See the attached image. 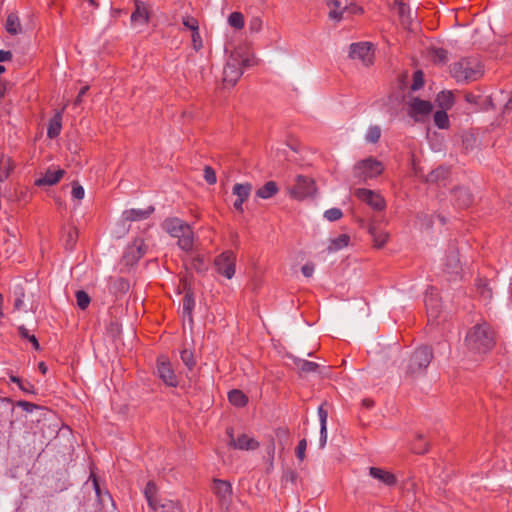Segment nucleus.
I'll use <instances>...</instances> for the list:
<instances>
[{"instance_id": "nucleus-1", "label": "nucleus", "mask_w": 512, "mask_h": 512, "mask_svg": "<svg viewBox=\"0 0 512 512\" xmlns=\"http://www.w3.org/2000/svg\"><path fill=\"white\" fill-rule=\"evenodd\" d=\"M465 343L473 352L487 353L494 347L495 339L490 326L484 322L476 324L468 331Z\"/></svg>"}, {"instance_id": "nucleus-2", "label": "nucleus", "mask_w": 512, "mask_h": 512, "mask_svg": "<svg viewBox=\"0 0 512 512\" xmlns=\"http://www.w3.org/2000/svg\"><path fill=\"white\" fill-rule=\"evenodd\" d=\"M254 64V59L248 53H244L241 49L234 50L224 67L223 82L227 85L234 86L243 74V68L250 67Z\"/></svg>"}, {"instance_id": "nucleus-3", "label": "nucleus", "mask_w": 512, "mask_h": 512, "mask_svg": "<svg viewBox=\"0 0 512 512\" xmlns=\"http://www.w3.org/2000/svg\"><path fill=\"white\" fill-rule=\"evenodd\" d=\"M163 228L174 238L178 239V246L183 251L193 249L194 233L190 225L179 218H168L163 222Z\"/></svg>"}, {"instance_id": "nucleus-4", "label": "nucleus", "mask_w": 512, "mask_h": 512, "mask_svg": "<svg viewBox=\"0 0 512 512\" xmlns=\"http://www.w3.org/2000/svg\"><path fill=\"white\" fill-rule=\"evenodd\" d=\"M450 72L457 82L464 83L476 81L483 74L480 62L478 59L472 57L462 58L453 63L451 65Z\"/></svg>"}, {"instance_id": "nucleus-5", "label": "nucleus", "mask_w": 512, "mask_h": 512, "mask_svg": "<svg viewBox=\"0 0 512 512\" xmlns=\"http://www.w3.org/2000/svg\"><path fill=\"white\" fill-rule=\"evenodd\" d=\"M433 350L430 346L423 345L414 350L408 359L406 373L410 377L423 375L433 359Z\"/></svg>"}, {"instance_id": "nucleus-6", "label": "nucleus", "mask_w": 512, "mask_h": 512, "mask_svg": "<svg viewBox=\"0 0 512 512\" xmlns=\"http://www.w3.org/2000/svg\"><path fill=\"white\" fill-rule=\"evenodd\" d=\"M384 170L382 162L373 157L358 161L353 167V175L359 181H367L381 175Z\"/></svg>"}, {"instance_id": "nucleus-7", "label": "nucleus", "mask_w": 512, "mask_h": 512, "mask_svg": "<svg viewBox=\"0 0 512 512\" xmlns=\"http://www.w3.org/2000/svg\"><path fill=\"white\" fill-rule=\"evenodd\" d=\"M316 192L315 182L312 178L298 175L295 184L288 188L289 195L296 200H303L313 196Z\"/></svg>"}, {"instance_id": "nucleus-8", "label": "nucleus", "mask_w": 512, "mask_h": 512, "mask_svg": "<svg viewBox=\"0 0 512 512\" xmlns=\"http://www.w3.org/2000/svg\"><path fill=\"white\" fill-rule=\"evenodd\" d=\"M349 57L359 60L363 66L368 67L374 62V51L369 42H358L350 45Z\"/></svg>"}, {"instance_id": "nucleus-9", "label": "nucleus", "mask_w": 512, "mask_h": 512, "mask_svg": "<svg viewBox=\"0 0 512 512\" xmlns=\"http://www.w3.org/2000/svg\"><path fill=\"white\" fill-rule=\"evenodd\" d=\"M214 266L219 274L231 279L235 274L236 255L232 251H225L214 259Z\"/></svg>"}, {"instance_id": "nucleus-10", "label": "nucleus", "mask_w": 512, "mask_h": 512, "mask_svg": "<svg viewBox=\"0 0 512 512\" xmlns=\"http://www.w3.org/2000/svg\"><path fill=\"white\" fill-rule=\"evenodd\" d=\"M226 434L229 438L228 446L231 448L249 451L255 450L259 447V442L245 433H242L235 438L232 427L227 428Z\"/></svg>"}, {"instance_id": "nucleus-11", "label": "nucleus", "mask_w": 512, "mask_h": 512, "mask_svg": "<svg viewBox=\"0 0 512 512\" xmlns=\"http://www.w3.org/2000/svg\"><path fill=\"white\" fill-rule=\"evenodd\" d=\"M354 195L357 199L366 203L376 211H382L386 207V202L384 198L379 193L373 190L366 188H358L355 190Z\"/></svg>"}, {"instance_id": "nucleus-12", "label": "nucleus", "mask_w": 512, "mask_h": 512, "mask_svg": "<svg viewBox=\"0 0 512 512\" xmlns=\"http://www.w3.org/2000/svg\"><path fill=\"white\" fill-rule=\"evenodd\" d=\"M157 373L160 379L170 387H176L178 384L177 377L172 369L171 363L164 357L157 360Z\"/></svg>"}, {"instance_id": "nucleus-13", "label": "nucleus", "mask_w": 512, "mask_h": 512, "mask_svg": "<svg viewBox=\"0 0 512 512\" xmlns=\"http://www.w3.org/2000/svg\"><path fill=\"white\" fill-rule=\"evenodd\" d=\"M433 110V105L430 101L422 100L420 98H413L409 104L408 114L412 117L416 122L420 121L418 116H426L429 115Z\"/></svg>"}, {"instance_id": "nucleus-14", "label": "nucleus", "mask_w": 512, "mask_h": 512, "mask_svg": "<svg viewBox=\"0 0 512 512\" xmlns=\"http://www.w3.org/2000/svg\"><path fill=\"white\" fill-rule=\"evenodd\" d=\"M253 186L251 183H236L232 188L233 195L236 196V200L233 204V207L236 211L242 213L243 203L249 198L252 192Z\"/></svg>"}, {"instance_id": "nucleus-15", "label": "nucleus", "mask_w": 512, "mask_h": 512, "mask_svg": "<svg viewBox=\"0 0 512 512\" xmlns=\"http://www.w3.org/2000/svg\"><path fill=\"white\" fill-rule=\"evenodd\" d=\"M213 492L222 502H230L232 485L229 481L213 479Z\"/></svg>"}, {"instance_id": "nucleus-16", "label": "nucleus", "mask_w": 512, "mask_h": 512, "mask_svg": "<svg viewBox=\"0 0 512 512\" xmlns=\"http://www.w3.org/2000/svg\"><path fill=\"white\" fill-rule=\"evenodd\" d=\"M445 270L447 273L455 275H458L461 271L459 253L455 246L449 247L446 256Z\"/></svg>"}, {"instance_id": "nucleus-17", "label": "nucleus", "mask_w": 512, "mask_h": 512, "mask_svg": "<svg viewBox=\"0 0 512 512\" xmlns=\"http://www.w3.org/2000/svg\"><path fill=\"white\" fill-rule=\"evenodd\" d=\"M369 475L387 486H393L397 482L396 476L393 473L382 468L370 467Z\"/></svg>"}, {"instance_id": "nucleus-18", "label": "nucleus", "mask_w": 512, "mask_h": 512, "mask_svg": "<svg viewBox=\"0 0 512 512\" xmlns=\"http://www.w3.org/2000/svg\"><path fill=\"white\" fill-rule=\"evenodd\" d=\"M394 9L396 10L402 25L408 27L412 24V12L408 4H406L403 0H395L393 4Z\"/></svg>"}, {"instance_id": "nucleus-19", "label": "nucleus", "mask_w": 512, "mask_h": 512, "mask_svg": "<svg viewBox=\"0 0 512 512\" xmlns=\"http://www.w3.org/2000/svg\"><path fill=\"white\" fill-rule=\"evenodd\" d=\"M456 205L460 208H467L473 203V195L464 187H457L453 190Z\"/></svg>"}, {"instance_id": "nucleus-20", "label": "nucleus", "mask_w": 512, "mask_h": 512, "mask_svg": "<svg viewBox=\"0 0 512 512\" xmlns=\"http://www.w3.org/2000/svg\"><path fill=\"white\" fill-rule=\"evenodd\" d=\"M154 212V207L149 206L146 209H129L123 212L125 221H139L147 219Z\"/></svg>"}, {"instance_id": "nucleus-21", "label": "nucleus", "mask_w": 512, "mask_h": 512, "mask_svg": "<svg viewBox=\"0 0 512 512\" xmlns=\"http://www.w3.org/2000/svg\"><path fill=\"white\" fill-rule=\"evenodd\" d=\"M450 175V171L448 168L440 166L434 170H432L426 177V182L433 184H443L445 185V181L448 179Z\"/></svg>"}, {"instance_id": "nucleus-22", "label": "nucleus", "mask_w": 512, "mask_h": 512, "mask_svg": "<svg viewBox=\"0 0 512 512\" xmlns=\"http://www.w3.org/2000/svg\"><path fill=\"white\" fill-rule=\"evenodd\" d=\"M65 107L61 111H57L54 116L50 119L47 129V136L50 139H54L59 136L62 129V112Z\"/></svg>"}, {"instance_id": "nucleus-23", "label": "nucleus", "mask_w": 512, "mask_h": 512, "mask_svg": "<svg viewBox=\"0 0 512 512\" xmlns=\"http://www.w3.org/2000/svg\"><path fill=\"white\" fill-rule=\"evenodd\" d=\"M131 21H142L144 24H147L149 22V12L145 2L135 0V10L131 14Z\"/></svg>"}, {"instance_id": "nucleus-24", "label": "nucleus", "mask_w": 512, "mask_h": 512, "mask_svg": "<svg viewBox=\"0 0 512 512\" xmlns=\"http://www.w3.org/2000/svg\"><path fill=\"white\" fill-rule=\"evenodd\" d=\"M65 171L62 169H58L55 171L48 170L45 175L38 180H36V185L38 186H52L60 181L63 177Z\"/></svg>"}, {"instance_id": "nucleus-25", "label": "nucleus", "mask_w": 512, "mask_h": 512, "mask_svg": "<svg viewBox=\"0 0 512 512\" xmlns=\"http://www.w3.org/2000/svg\"><path fill=\"white\" fill-rule=\"evenodd\" d=\"M195 306L194 294L190 288L185 289L183 297L182 310L183 316H187L189 321L192 322V311Z\"/></svg>"}, {"instance_id": "nucleus-26", "label": "nucleus", "mask_w": 512, "mask_h": 512, "mask_svg": "<svg viewBox=\"0 0 512 512\" xmlns=\"http://www.w3.org/2000/svg\"><path fill=\"white\" fill-rule=\"evenodd\" d=\"M135 251L136 256H134V259H140L145 255L146 245L142 239H136L133 244L127 248V251L124 254V260L129 262L131 253H134Z\"/></svg>"}, {"instance_id": "nucleus-27", "label": "nucleus", "mask_w": 512, "mask_h": 512, "mask_svg": "<svg viewBox=\"0 0 512 512\" xmlns=\"http://www.w3.org/2000/svg\"><path fill=\"white\" fill-rule=\"evenodd\" d=\"M279 191L275 181H268L256 191V196L261 199H269L275 196Z\"/></svg>"}, {"instance_id": "nucleus-28", "label": "nucleus", "mask_w": 512, "mask_h": 512, "mask_svg": "<svg viewBox=\"0 0 512 512\" xmlns=\"http://www.w3.org/2000/svg\"><path fill=\"white\" fill-rule=\"evenodd\" d=\"M425 306L427 309V315L429 320H436L440 314V308L438 305V300L436 297L431 295H426L425 297Z\"/></svg>"}, {"instance_id": "nucleus-29", "label": "nucleus", "mask_w": 512, "mask_h": 512, "mask_svg": "<svg viewBox=\"0 0 512 512\" xmlns=\"http://www.w3.org/2000/svg\"><path fill=\"white\" fill-rule=\"evenodd\" d=\"M368 231L373 239L374 245L377 248H381L385 245L389 237L388 233L379 231L374 224L368 225Z\"/></svg>"}, {"instance_id": "nucleus-30", "label": "nucleus", "mask_w": 512, "mask_h": 512, "mask_svg": "<svg viewBox=\"0 0 512 512\" xmlns=\"http://www.w3.org/2000/svg\"><path fill=\"white\" fill-rule=\"evenodd\" d=\"M326 5L331 8L329 12V18L335 21H340L343 18V13L347 9L346 7L340 10L341 2L339 0H325Z\"/></svg>"}, {"instance_id": "nucleus-31", "label": "nucleus", "mask_w": 512, "mask_h": 512, "mask_svg": "<svg viewBox=\"0 0 512 512\" xmlns=\"http://www.w3.org/2000/svg\"><path fill=\"white\" fill-rule=\"evenodd\" d=\"M14 299L13 311H19L24 305L25 290L20 284L14 285L12 290Z\"/></svg>"}, {"instance_id": "nucleus-32", "label": "nucleus", "mask_w": 512, "mask_h": 512, "mask_svg": "<svg viewBox=\"0 0 512 512\" xmlns=\"http://www.w3.org/2000/svg\"><path fill=\"white\" fill-rule=\"evenodd\" d=\"M436 102L441 110H448L454 104V97L450 91H442L437 95Z\"/></svg>"}, {"instance_id": "nucleus-33", "label": "nucleus", "mask_w": 512, "mask_h": 512, "mask_svg": "<svg viewBox=\"0 0 512 512\" xmlns=\"http://www.w3.org/2000/svg\"><path fill=\"white\" fill-rule=\"evenodd\" d=\"M13 170V165L11 159L3 154H0V182L5 181L11 171Z\"/></svg>"}, {"instance_id": "nucleus-34", "label": "nucleus", "mask_w": 512, "mask_h": 512, "mask_svg": "<svg viewBox=\"0 0 512 512\" xmlns=\"http://www.w3.org/2000/svg\"><path fill=\"white\" fill-rule=\"evenodd\" d=\"M228 399L231 404L237 407H243L248 402L247 396L241 390L237 389H234L228 393Z\"/></svg>"}, {"instance_id": "nucleus-35", "label": "nucleus", "mask_w": 512, "mask_h": 512, "mask_svg": "<svg viewBox=\"0 0 512 512\" xmlns=\"http://www.w3.org/2000/svg\"><path fill=\"white\" fill-rule=\"evenodd\" d=\"M294 364L301 373H312L317 371L319 365L316 362L295 358Z\"/></svg>"}, {"instance_id": "nucleus-36", "label": "nucleus", "mask_w": 512, "mask_h": 512, "mask_svg": "<svg viewBox=\"0 0 512 512\" xmlns=\"http://www.w3.org/2000/svg\"><path fill=\"white\" fill-rule=\"evenodd\" d=\"M5 28L6 31L11 35H16L19 33L20 21L16 14L11 13L7 16Z\"/></svg>"}, {"instance_id": "nucleus-37", "label": "nucleus", "mask_w": 512, "mask_h": 512, "mask_svg": "<svg viewBox=\"0 0 512 512\" xmlns=\"http://www.w3.org/2000/svg\"><path fill=\"white\" fill-rule=\"evenodd\" d=\"M434 124L439 129H447L449 128L450 122L448 118V114L446 113V110H438L434 113Z\"/></svg>"}, {"instance_id": "nucleus-38", "label": "nucleus", "mask_w": 512, "mask_h": 512, "mask_svg": "<svg viewBox=\"0 0 512 512\" xmlns=\"http://www.w3.org/2000/svg\"><path fill=\"white\" fill-rule=\"evenodd\" d=\"M350 241V237L347 234H341L338 237L331 240L329 245V251H337L344 247H347Z\"/></svg>"}, {"instance_id": "nucleus-39", "label": "nucleus", "mask_w": 512, "mask_h": 512, "mask_svg": "<svg viewBox=\"0 0 512 512\" xmlns=\"http://www.w3.org/2000/svg\"><path fill=\"white\" fill-rule=\"evenodd\" d=\"M411 450L415 454H424L428 451V443L424 441L422 435H418L415 441L412 443Z\"/></svg>"}, {"instance_id": "nucleus-40", "label": "nucleus", "mask_w": 512, "mask_h": 512, "mask_svg": "<svg viewBox=\"0 0 512 512\" xmlns=\"http://www.w3.org/2000/svg\"><path fill=\"white\" fill-rule=\"evenodd\" d=\"M381 137V128L377 125L370 126L365 135V140L368 143H377Z\"/></svg>"}, {"instance_id": "nucleus-41", "label": "nucleus", "mask_w": 512, "mask_h": 512, "mask_svg": "<svg viewBox=\"0 0 512 512\" xmlns=\"http://www.w3.org/2000/svg\"><path fill=\"white\" fill-rule=\"evenodd\" d=\"M155 494H156V485L153 482H148L145 487V490H144V495H145V498L147 499L148 505L153 510L156 509L155 502H154Z\"/></svg>"}, {"instance_id": "nucleus-42", "label": "nucleus", "mask_w": 512, "mask_h": 512, "mask_svg": "<svg viewBox=\"0 0 512 512\" xmlns=\"http://www.w3.org/2000/svg\"><path fill=\"white\" fill-rule=\"evenodd\" d=\"M180 357L183 362V364L189 369L192 370L196 364V361L194 359V354L189 349H183L180 352Z\"/></svg>"}, {"instance_id": "nucleus-43", "label": "nucleus", "mask_w": 512, "mask_h": 512, "mask_svg": "<svg viewBox=\"0 0 512 512\" xmlns=\"http://www.w3.org/2000/svg\"><path fill=\"white\" fill-rule=\"evenodd\" d=\"M228 23L235 29H242L244 27V17L240 12H232L228 17Z\"/></svg>"}, {"instance_id": "nucleus-44", "label": "nucleus", "mask_w": 512, "mask_h": 512, "mask_svg": "<svg viewBox=\"0 0 512 512\" xmlns=\"http://www.w3.org/2000/svg\"><path fill=\"white\" fill-rule=\"evenodd\" d=\"M78 238V230L74 227L70 228L65 236V248L68 250H72L76 244Z\"/></svg>"}, {"instance_id": "nucleus-45", "label": "nucleus", "mask_w": 512, "mask_h": 512, "mask_svg": "<svg viewBox=\"0 0 512 512\" xmlns=\"http://www.w3.org/2000/svg\"><path fill=\"white\" fill-rule=\"evenodd\" d=\"M76 301H77V306L81 309V310H85L89 304H90V296L83 290H79L76 292Z\"/></svg>"}, {"instance_id": "nucleus-46", "label": "nucleus", "mask_w": 512, "mask_h": 512, "mask_svg": "<svg viewBox=\"0 0 512 512\" xmlns=\"http://www.w3.org/2000/svg\"><path fill=\"white\" fill-rule=\"evenodd\" d=\"M424 85V75L421 70H417L413 75V83L411 85L412 91H417Z\"/></svg>"}, {"instance_id": "nucleus-47", "label": "nucleus", "mask_w": 512, "mask_h": 512, "mask_svg": "<svg viewBox=\"0 0 512 512\" xmlns=\"http://www.w3.org/2000/svg\"><path fill=\"white\" fill-rule=\"evenodd\" d=\"M434 62L445 63L448 60V51L443 48L433 49Z\"/></svg>"}, {"instance_id": "nucleus-48", "label": "nucleus", "mask_w": 512, "mask_h": 512, "mask_svg": "<svg viewBox=\"0 0 512 512\" xmlns=\"http://www.w3.org/2000/svg\"><path fill=\"white\" fill-rule=\"evenodd\" d=\"M342 216H343V213H342L341 209H339V208H330V209L326 210L324 213V217L328 221H331V222L341 219Z\"/></svg>"}, {"instance_id": "nucleus-49", "label": "nucleus", "mask_w": 512, "mask_h": 512, "mask_svg": "<svg viewBox=\"0 0 512 512\" xmlns=\"http://www.w3.org/2000/svg\"><path fill=\"white\" fill-rule=\"evenodd\" d=\"M182 23H183L184 27H186L187 29L191 30L192 33L197 31V30H199L198 21H197L196 18H194L192 16H185V17H183Z\"/></svg>"}, {"instance_id": "nucleus-50", "label": "nucleus", "mask_w": 512, "mask_h": 512, "mask_svg": "<svg viewBox=\"0 0 512 512\" xmlns=\"http://www.w3.org/2000/svg\"><path fill=\"white\" fill-rule=\"evenodd\" d=\"M402 488L405 492L411 493L413 496H415L417 492V483L415 482L414 478H407L405 481H403Z\"/></svg>"}, {"instance_id": "nucleus-51", "label": "nucleus", "mask_w": 512, "mask_h": 512, "mask_svg": "<svg viewBox=\"0 0 512 512\" xmlns=\"http://www.w3.org/2000/svg\"><path fill=\"white\" fill-rule=\"evenodd\" d=\"M129 287V282L124 278H117L113 283V288L121 293H126Z\"/></svg>"}, {"instance_id": "nucleus-52", "label": "nucleus", "mask_w": 512, "mask_h": 512, "mask_svg": "<svg viewBox=\"0 0 512 512\" xmlns=\"http://www.w3.org/2000/svg\"><path fill=\"white\" fill-rule=\"evenodd\" d=\"M203 176H204L205 181L210 185L215 184L217 181L215 170L210 166L204 167V175Z\"/></svg>"}, {"instance_id": "nucleus-53", "label": "nucleus", "mask_w": 512, "mask_h": 512, "mask_svg": "<svg viewBox=\"0 0 512 512\" xmlns=\"http://www.w3.org/2000/svg\"><path fill=\"white\" fill-rule=\"evenodd\" d=\"M298 478V473L293 470V469H286L284 472H283V475H282V482L283 483H296V480Z\"/></svg>"}, {"instance_id": "nucleus-54", "label": "nucleus", "mask_w": 512, "mask_h": 512, "mask_svg": "<svg viewBox=\"0 0 512 512\" xmlns=\"http://www.w3.org/2000/svg\"><path fill=\"white\" fill-rule=\"evenodd\" d=\"M160 508L161 512H182L181 507L173 501L163 503Z\"/></svg>"}, {"instance_id": "nucleus-55", "label": "nucleus", "mask_w": 512, "mask_h": 512, "mask_svg": "<svg viewBox=\"0 0 512 512\" xmlns=\"http://www.w3.org/2000/svg\"><path fill=\"white\" fill-rule=\"evenodd\" d=\"M72 197L77 200H82L84 198V188L79 183L74 182L72 185Z\"/></svg>"}, {"instance_id": "nucleus-56", "label": "nucleus", "mask_w": 512, "mask_h": 512, "mask_svg": "<svg viewBox=\"0 0 512 512\" xmlns=\"http://www.w3.org/2000/svg\"><path fill=\"white\" fill-rule=\"evenodd\" d=\"M192 266L198 272L204 271L206 269L204 257L202 255H196L193 257Z\"/></svg>"}, {"instance_id": "nucleus-57", "label": "nucleus", "mask_w": 512, "mask_h": 512, "mask_svg": "<svg viewBox=\"0 0 512 512\" xmlns=\"http://www.w3.org/2000/svg\"><path fill=\"white\" fill-rule=\"evenodd\" d=\"M306 447H307L306 439L300 440L296 447V456L300 461H303L305 458Z\"/></svg>"}, {"instance_id": "nucleus-58", "label": "nucleus", "mask_w": 512, "mask_h": 512, "mask_svg": "<svg viewBox=\"0 0 512 512\" xmlns=\"http://www.w3.org/2000/svg\"><path fill=\"white\" fill-rule=\"evenodd\" d=\"M192 45L196 51H199L203 46L199 30L192 33Z\"/></svg>"}, {"instance_id": "nucleus-59", "label": "nucleus", "mask_w": 512, "mask_h": 512, "mask_svg": "<svg viewBox=\"0 0 512 512\" xmlns=\"http://www.w3.org/2000/svg\"><path fill=\"white\" fill-rule=\"evenodd\" d=\"M17 406L21 407L25 412L31 413L34 409H38L39 406L27 401L20 400L16 403Z\"/></svg>"}, {"instance_id": "nucleus-60", "label": "nucleus", "mask_w": 512, "mask_h": 512, "mask_svg": "<svg viewBox=\"0 0 512 512\" xmlns=\"http://www.w3.org/2000/svg\"><path fill=\"white\" fill-rule=\"evenodd\" d=\"M318 416L320 420V427L327 426L328 412L324 409L323 405L318 408Z\"/></svg>"}, {"instance_id": "nucleus-61", "label": "nucleus", "mask_w": 512, "mask_h": 512, "mask_svg": "<svg viewBox=\"0 0 512 512\" xmlns=\"http://www.w3.org/2000/svg\"><path fill=\"white\" fill-rule=\"evenodd\" d=\"M327 443V426L320 427V439H319V447L323 449Z\"/></svg>"}, {"instance_id": "nucleus-62", "label": "nucleus", "mask_w": 512, "mask_h": 512, "mask_svg": "<svg viewBox=\"0 0 512 512\" xmlns=\"http://www.w3.org/2000/svg\"><path fill=\"white\" fill-rule=\"evenodd\" d=\"M301 271L305 277H311L314 272L313 264H305L302 266Z\"/></svg>"}, {"instance_id": "nucleus-63", "label": "nucleus", "mask_w": 512, "mask_h": 512, "mask_svg": "<svg viewBox=\"0 0 512 512\" xmlns=\"http://www.w3.org/2000/svg\"><path fill=\"white\" fill-rule=\"evenodd\" d=\"M464 98L467 103L477 105L480 96L469 92L465 94Z\"/></svg>"}, {"instance_id": "nucleus-64", "label": "nucleus", "mask_w": 512, "mask_h": 512, "mask_svg": "<svg viewBox=\"0 0 512 512\" xmlns=\"http://www.w3.org/2000/svg\"><path fill=\"white\" fill-rule=\"evenodd\" d=\"M12 53L10 51L0 50V63L10 61Z\"/></svg>"}]
</instances>
